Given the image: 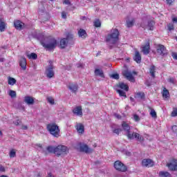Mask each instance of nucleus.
I'll return each instance as SVG.
<instances>
[{
	"label": "nucleus",
	"mask_w": 177,
	"mask_h": 177,
	"mask_svg": "<svg viewBox=\"0 0 177 177\" xmlns=\"http://www.w3.org/2000/svg\"><path fill=\"white\" fill-rule=\"evenodd\" d=\"M119 35L120 32L118 31V29H113L111 33L106 37V41L108 42L110 49L113 48V45L117 44Z\"/></svg>",
	"instance_id": "nucleus-1"
},
{
	"label": "nucleus",
	"mask_w": 177,
	"mask_h": 177,
	"mask_svg": "<svg viewBox=\"0 0 177 177\" xmlns=\"http://www.w3.org/2000/svg\"><path fill=\"white\" fill-rule=\"evenodd\" d=\"M41 44L44 48L50 50L56 48V45H57V41H56V39L53 37H46L44 39V40L41 41Z\"/></svg>",
	"instance_id": "nucleus-2"
},
{
	"label": "nucleus",
	"mask_w": 177,
	"mask_h": 177,
	"mask_svg": "<svg viewBox=\"0 0 177 177\" xmlns=\"http://www.w3.org/2000/svg\"><path fill=\"white\" fill-rule=\"evenodd\" d=\"M47 130L50 132V135H53L55 138H59L60 136V129L56 123L47 124Z\"/></svg>",
	"instance_id": "nucleus-3"
},
{
	"label": "nucleus",
	"mask_w": 177,
	"mask_h": 177,
	"mask_svg": "<svg viewBox=\"0 0 177 177\" xmlns=\"http://www.w3.org/2000/svg\"><path fill=\"white\" fill-rule=\"evenodd\" d=\"M127 136L128 139H130V140H133V139H136V140H138V142H143V140H145V138H143V136L135 132L132 133L130 131L129 133H128Z\"/></svg>",
	"instance_id": "nucleus-4"
},
{
	"label": "nucleus",
	"mask_w": 177,
	"mask_h": 177,
	"mask_svg": "<svg viewBox=\"0 0 177 177\" xmlns=\"http://www.w3.org/2000/svg\"><path fill=\"white\" fill-rule=\"evenodd\" d=\"M50 65L46 68V75L47 78H53L55 77V71H53V65L52 61L49 62Z\"/></svg>",
	"instance_id": "nucleus-5"
},
{
	"label": "nucleus",
	"mask_w": 177,
	"mask_h": 177,
	"mask_svg": "<svg viewBox=\"0 0 177 177\" xmlns=\"http://www.w3.org/2000/svg\"><path fill=\"white\" fill-rule=\"evenodd\" d=\"M114 167L117 171H120V172H125L127 171V166L120 162V160L115 162Z\"/></svg>",
	"instance_id": "nucleus-6"
},
{
	"label": "nucleus",
	"mask_w": 177,
	"mask_h": 177,
	"mask_svg": "<svg viewBox=\"0 0 177 177\" xmlns=\"http://www.w3.org/2000/svg\"><path fill=\"white\" fill-rule=\"evenodd\" d=\"M80 150L82 153H86V154H89L91 153H93V149L92 148H89L86 144L80 143Z\"/></svg>",
	"instance_id": "nucleus-7"
},
{
	"label": "nucleus",
	"mask_w": 177,
	"mask_h": 177,
	"mask_svg": "<svg viewBox=\"0 0 177 177\" xmlns=\"http://www.w3.org/2000/svg\"><path fill=\"white\" fill-rule=\"evenodd\" d=\"M70 39H73V35H68L66 37V38H64L60 40L59 45L62 49H64V48L67 46L68 44V41H70Z\"/></svg>",
	"instance_id": "nucleus-8"
},
{
	"label": "nucleus",
	"mask_w": 177,
	"mask_h": 177,
	"mask_svg": "<svg viewBox=\"0 0 177 177\" xmlns=\"http://www.w3.org/2000/svg\"><path fill=\"white\" fill-rule=\"evenodd\" d=\"M67 151V147L64 145H58L55 147V154L57 156H62L63 153H66Z\"/></svg>",
	"instance_id": "nucleus-9"
},
{
	"label": "nucleus",
	"mask_w": 177,
	"mask_h": 177,
	"mask_svg": "<svg viewBox=\"0 0 177 177\" xmlns=\"http://www.w3.org/2000/svg\"><path fill=\"white\" fill-rule=\"evenodd\" d=\"M142 166L145 167L146 168H151V167H154V161L151 159H143L142 160Z\"/></svg>",
	"instance_id": "nucleus-10"
},
{
	"label": "nucleus",
	"mask_w": 177,
	"mask_h": 177,
	"mask_svg": "<svg viewBox=\"0 0 177 177\" xmlns=\"http://www.w3.org/2000/svg\"><path fill=\"white\" fill-rule=\"evenodd\" d=\"M156 50H157V53H158V55H160V56H165V55H167V49L165 48L164 45H161V44L158 45Z\"/></svg>",
	"instance_id": "nucleus-11"
},
{
	"label": "nucleus",
	"mask_w": 177,
	"mask_h": 177,
	"mask_svg": "<svg viewBox=\"0 0 177 177\" xmlns=\"http://www.w3.org/2000/svg\"><path fill=\"white\" fill-rule=\"evenodd\" d=\"M124 77H125L127 78V80H128L129 81H131V82H135V78H133V75H132V73H131V71L127 70L124 71L122 73Z\"/></svg>",
	"instance_id": "nucleus-12"
},
{
	"label": "nucleus",
	"mask_w": 177,
	"mask_h": 177,
	"mask_svg": "<svg viewBox=\"0 0 177 177\" xmlns=\"http://www.w3.org/2000/svg\"><path fill=\"white\" fill-rule=\"evenodd\" d=\"M170 171H177V160L176 159L173 160V162L168 163L167 165Z\"/></svg>",
	"instance_id": "nucleus-13"
},
{
	"label": "nucleus",
	"mask_w": 177,
	"mask_h": 177,
	"mask_svg": "<svg viewBox=\"0 0 177 177\" xmlns=\"http://www.w3.org/2000/svg\"><path fill=\"white\" fill-rule=\"evenodd\" d=\"M134 62H137L138 64L142 63V55H140V53L139 51L136 50L133 56Z\"/></svg>",
	"instance_id": "nucleus-14"
},
{
	"label": "nucleus",
	"mask_w": 177,
	"mask_h": 177,
	"mask_svg": "<svg viewBox=\"0 0 177 177\" xmlns=\"http://www.w3.org/2000/svg\"><path fill=\"white\" fill-rule=\"evenodd\" d=\"M24 102L28 106H31L35 103L34 98L31 96H26L24 97Z\"/></svg>",
	"instance_id": "nucleus-15"
},
{
	"label": "nucleus",
	"mask_w": 177,
	"mask_h": 177,
	"mask_svg": "<svg viewBox=\"0 0 177 177\" xmlns=\"http://www.w3.org/2000/svg\"><path fill=\"white\" fill-rule=\"evenodd\" d=\"M19 66L23 70H26V68H27V59H26L25 57H21L19 60Z\"/></svg>",
	"instance_id": "nucleus-16"
},
{
	"label": "nucleus",
	"mask_w": 177,
	"mask_h": 177,
	"mask_svg": "<svg viewBox=\"0 0 177 177\" xmlns=\"http://www.w3.org/2000/svg\"><path fill=\"white\" fill-rule=\"evenodd\" d=\"M68 89L71 91L73 93H75L78 91V84L71 83L68 86Z\"/></svg>",
	"instance_id": "nucleus-17"
},
{
	"label": "nucleus",
	"mask_w": 177,
	"mask_h": 177,
	"mask_svg": "<svg viewBox=\"0 0 177 177\" xmlns=\"http://www.w3.org/2000/svg\"><path fill=\"white\" fill-rule=\"evenodd\" d=\"M122 127L123 128V130L125 131L126 136H127L128 135V133H130V132H131V127H129V124H128L125 122H122Z\"/></svg>",
	"instance_id": "nucleus-18"
},
{
	"label": "nucleus",
	"mask_w": 177,
	"mask_h": 177,
	"mask_svg": "<svg viewBox=\"0 0 177 177\" xmlns=\"http://www.w3.org/2000/svg\"><path fill=\"white\" fill-rule=\"evenodd\" d=\"M117 86L120 89H122L123 91H125L126 92H128V91H129V87L128 86L127 84H125V83H124V82H120L117 85Z\"/></svg>",
	"instance_id": "nucleus-19"
},
{
	"label": "nucleus",
	"mask_w": 177,
	"mask_h": 177,
	"mask_svg": "<svg viewBox=\"0 0 177 177\" xmlns=\"http://www.w3.org/2000/svg\"><path fill=\"white\" fill-rule=\"evenodd\" d=\"M142 52L144 55H149L150 53V43H147L146 45L142 47Z\"/></svg>",
	"instance_id": "nucleus-20"
},
{
	"label": "nucleus",
	"mask_w": 177,
	"mask_h": 177,
	"mask_svg": "<svg viewBox=\"0 0 177 177\" xmlns=\"http://www.w3.org/2000/svg\"><path fill=\"white\" fill-rule=\"evenodd\" d=\"M73 114L75 115H82V106H76L73 110Z\"/></svg>",
	"instance_id": "nucleus-21"
},
{
	"label": "nucleus",
	"mask_w": 177,
	"mask_h": 177,
	"mask_svg": "<svg viewBox=\"0 0 177 177\" xmlns=\"http://www.w3.org/2000/svg\"><path fill=\"white\" fill-rule=\"evenodd\" d=\"M15 27L17 28V30H23V27L24 26V24L19 20L16 21L15 22Z\"/></svg>",
	"instance_id": "nucleus-22"
},
{
	"label": "nucleus",
	"mask_w": 177,
	"mask_h": 177,
	"mask_svg": "<svg viewBox=\"0 0 177 177\" xmlns=\"http://www.w3.org/2000/svg\"><path fill=\"white\" fill-rule=\"evenodd\" d=\"M94 74L96 75V77H101V78H104V73L102 69L96 68L94 71Z\"/></svg>",
	"instance_id": "nucleus-23"
},
{
	"label": "nucleus",
	"mask_w": 177,
	"mask_h": 177,
	"mask_svg": "<svg viewBox=\"0 0 177 177\" xmlns=\"http://www.w3.org/2000/svg\"><path fill=\"white\" fill-rule=\"evenodd\" d=\"M78 35L81 38H86V31L84 29H80L78 31Z\"/></svg>",
	"instance_id": "nucleus-24"
},
{
	"label": "nucleus",
	"mask_w": 177,
	"mask_h": 177,
	"mask_svg": "<svg viewBox=\"0 0 177 177\" xmlns=\"http://www.w3.org/2000/svg\"><path fill=\"white\" fill-rule=\"evenodd\" d=\"M149 73L151 74V76L153 77V78L156 77V66H152L149 68Z\"/></svg>",
	"instance_id": "nucleus-25"
},
{
	"label": "nucleus",
	"mask_w": 177,
	"mask_h": 177,
	"mask_svg": "<svg viewBox=\"0 0 177 177\" xmlns=\"http://www.w3.org/2000/svg\"><path fill=\"white\" fill-rule=\"evenodd\" d=\"M154 24L155 23L153 22V21H148V25H147L148 30H149L150 31H153V30H154Z\"/></svg>",
	"instance_id": "nucleus-26"
},
{
	"label": "nucleus",
	"mask_w": 177,
	"mask_h": 177,
	"mask_svg": "<svg viewBox=\"0 0 177 177\" xmlns=\"http://www.w3.org/2000/svg\"><path fill=\"white\" fill-rule=\"evenodd\" d=\"M160 177H171V174L168 171H160L159 172Z\"/></svg>",
	"instance_id": "nucleus-27"
},
{
	"label": "nucleus",
	"mask_w": 177,
	"mask_h": 177,
	"mask_svg": "<svg viewBox=\"0 0 177 177\" xmlns=\"http://www.w3.org/2000/svg\"><path fill=\"white\" fill-rule=\"evenodd\" d=\"M76 129L79 133H84V125L82 124H78Z\"/></svg>",
	"instance_id": "nucleus-28"
},
{
	"label": "nucleus",
	"mask_w": 177,
	"mask_h": 177,
	"mask_svg": "<svg viewBox=\"0 0 177 177\" xmlns=\"http://www.w3.org/2000/svg\"><path fill=\"white\" fill-rule=\"evenodd\" d=\"M48 153H55L56 154V147L49 146L47 147Z\"/></svg>",
	"instance_id": "nucleus-29"
},
{
	"label": "nucleus",
	"mask_w": 177,
	"mask_h": 177,
	"mask_svg": "<svg viewBox=\"0 0 177 177\" xmlns=\"http://www.w3.org/2000/svg\"><path fill=\"white\" fill-rule=\"evenodd\" d=\"M6 26L5 22L2 19H0V31L1 32L5 31Z\"/></svg>",
	"instance_id": "nucleus-30"
},
{
	"label": "nucleus",
	"mask_w": 177,
	"mask_h": 177,
	"mask_svg": "<svg viewBox=\"0 0 177 177\" xmlns=\"http://www.w3.org/2000/svg\"><path fill=\"white\" fill-rule=\"evenodd\" d=\"M28 59H32L33 60H37L38 55L35 53H31L30 54L28 55Z\"/></svg>",
	"instance_id": "nucleus-31"
},
{
	"label": "nucleus",
	"mask_w": 177,
	"mask_h": 177,
	"mask_svg": "<svg viewBox=\"0 0 177 177\" xmlns=\"http://www.w3.org/2000/svg\"><path fill=\"white\" fill-rule=\"evenodd\" d=\"M17 80L16 79L13 78V77H8V85H15V84H16Z\"/></svg>",
	"instance_id": "nucleus-32"
},
{
	"label": "nucleus",
	"mask_w": 177,
	"mask_h": 177,
	"mask_svg": "<svg viewBox=\"0 0 177 177\" xmlns=\"http://www.w3.org/2000/svg\"><path fill=\"white\" fill-rule=\"evenodd\" d=\"M116 92L119 93L120 96H124V97H127V93H125V91L121 89L116 88Z\"/></svg>",
	"instance_id": "nucleus-33"
},
{
	"label": "nucleus",
	"mask_w": 177,
	"mask_h": 177,
	"mask_svg": "<svg viewBox=\"0 0 177 177\" xmlns=\"http://www.w3.org/2000/svg\"><path fill=\"white\" fill-rule=\"evenodd\" d=\"M162 96L163 97H165V99L169 96V91H168V90L165 88L163 89Z\"/></svg>",
	"instance_id": "nucleus-34"
},
{
	"label": "nucleus",
	"mask_w": 177,
	"mask_h": 177,
	"mask_svg": "<svg viewBox=\"0 0 177 177\" xmlns=\"http://www.w3.org/2000/svg\"><path fill=\"white\" fill-rule=\"evenodd\" d=\"M149 109H151L150 115H151V117H153V118H157V113L156 112V111L151 107H149Z\"/></svg>",
	"instance_id": "nucleus-35"
},
{
	"label": "nucleus",
	"mask_w": 177,
	"mask_h": 177,
	"mask_svg": "<svg viewBox=\"0 0 177 177\" xmlns=\"http://www.w3.org/2000/svg\"><path fill=\"white\" fill-rule=\"evenodd\" d=\"M110 77L113 80H120V75L118 73H113L110 75Z\"/></svg>",
	"instance_id": "nucleus-36"
},
{
	"label": "nucleus",
	"mask_w": 177,
	"mask_h": 177,
	"mask_svg": "<svg viewBox=\"0 0 177 177\" xmlns=\"http://www.w3.org/2000/svg\"><path fill=\"white\" fill-rule=\"evenodd\" d=\"M133 23H135V21L133 19L129 20L127 21V27L129 28L133 26Z\"/></svg>",
	"instance_id": "nucleus-37"
},
{
	"label": "nucleus",
	"mask_w": 177,
	"mask_h": 177,
	"mask_svg": "<svg viewBox=\"0 0 177 177\" xmlns=\"http://www.w3.org/2000/svg\"><path fill=\"white\" fill-rule=\"evenodd\" d=\"M47 102L50 103V104H55V100L52 97H47Z\"/></svg>",
	"instance_id": "nucleus-38"
},
{
	"label": "nucleus",
	"mask_w": 177,
	"mask_h": 177,
	"mask_svg": "<svg viewBox=\"0 0 177 177\" xmlns=\"http://www.w3.org/2000/svg\"><path fill=\"white\" fill-rule=\"evenodd\" d=\"M9 95L10 96V97H16V91L13 90H10Z\"/></svg>",
	"instance_id": "nucleus-39"
},
{
	"label": "nucleus",
	"mask_w": 177,
	"mask_h": 177,
	"mask_svg": "<svg viewBox=\"0 0 177 177\" xmlns=\"http://www.w3.org/2000/svg\"><path fill=\"white\" fill-rule=\"evenodd\" d=\"M95 27H100L102 26V23L99 19H97L94 21Z\"/></svg>",
	"instance_id": "nucleus-40"
},
{
	"label": "nucleus",
	"mask_w": 177,
	"mask_h": 177,
	"mask_svg": "<svg viewBox=\"0 0 177 177\" xmlns=\"http://www.w3.org/2000/svg\"><path fill=\"white\" fill-rule=\"evenodd\" d=\"M10 158H14V157H16V151L15 149H12L10 151Z\"/></svg>",
	"instance_id": "nucleus-41"
},
{
	"label": "nucleus",
	"mask_w": 177,
	"mask_h": 177,
	"mask_svg": "<svg viewBox=\"0 0 177 177\" xmlns=\"http://www.w3.org/2000/svg\"><path fill=\"white\" fill-rule=\"evenodd\" d=\"M137 97H139V99H145V93H137Z\"/></svg>",
	"instance_id": "nucleus-42"
},
{
	"label": "nucleus",
	"mask_w": 177,
	"mask_h": 177,
	"mask_svg": "<svg viewBox=\"0 0 177 177\" xmlns=\"http://www.w3.org/2000/svg\"><path fill=\"white\" fill-rule=\"evenodd\" d=\"M133 120L134 121H136V122H139V121H140V118H139V115L134 114L133 115Z\"/></svg>",
	"instance_id": "nucleus-43"
},
{
	"label": "nucleus",
	"mask_w": 177,
	"mask_h": 177,
	"mask_svg": "<svg viewBox=\"0 0 177 177\" xmlns=\"http://www.w3.org/2000/svg\"><path fill=\"white\" fill-rule=\"evenodd\" d=\"M122 130L121 129H115L113 130V133H115L116 135H120V132H121Z\"/></svg>",
	"instance_id": "nucleus-44"
},
{
	"label": "nucleus",
	"mask_w": 177,
	"mask_h": 177,
	"mask_svg": "<svg viewBox=\"0 0 177 177\" xmlns=\"http://www.w3.org/2000/svg\"><path fill=\"white\" fill-rule=\"evenodd\" d=\"M167 28H168L169 31L174 30V24H169L167 25Z\"/></svg>",
	"instance_id": "nucleus-45"
},
{
	"label": "nucleus",
	"mask_w": 177,
	"mask_h": 177,
	"mask_svg": "<svg viewBox=\"0 0 177 177\" xmlns=\"http://www.w3.org/2000/svg\"><path fill=\"white\" fill-rule=\"evenodd\" d=\"M62 19H67V14L66 13V12L63 11L62 12Z\"/></svg>",
	"instance_id": "nucleus-46"
},
{
	"label": "nucleus",
	"mask_w": 177,
	"mask_h": 177,
	"mask_svg": "<svg viewBox=\"0 0 177 177\" xmlns=\"http://www.w3.org/2000/svg\"><path fill=\"white\" fill-rule=\"evenodd\" d=\"M177 116V109L174 110L171 113V117H176Z\"/></svg>",
	"instance_id": "nucleus-47"
},
{
	"label": "nucleus",
	"mask_w": 177,
	"mask_h": 177,
	"mask_svg": "<svg viewBox=\"0 0 177 177\" xmlns=\"http://www.w3.org/2000/svg\"><path fill=\"white\" fill-rule=\"evenodd\" d=\"M77 68H82L84 67V65L82 63H79L76 64Z\"/></svg>",
	"instance_id": "nucleus-48"
},
{
	"label": "nucleus",
	"mask_w": 177,
	"mask_h": 177,
	"mask_svg": "<svg viewBox=\"0 0 177 177\" xmlns=\"http://www.w3.org/2000/svg\"><path fill=\"white\" fill-rule=\"evenodd\" d=\"M167 1V3H168V5H172V3H174L175 1V0H166Z\"/></svg>",
	"instance_id": "nucleus-49"
},
{
	"label": "nucleus",
	"mask_w": 177,
	"mask_h": 177,
	"mask_svg": "<svg viewBox=\"0 0 177 177\" xmlns=\"http://www.w3.org/2000/svg\"><path fill=\"white\" fill-rule=\"evenodd\" d=\"M63 3H64L65 5H70V3H71L70 2V0H64Z\"/></svg>",
	"instance_id": "nucleus-50"
},
{
	"label": "nucleus",
	"mask_w": 177,
	"mask_h": 177,
	"mask_svg": "<svg viewBox=\"0 0 177 177\" xmlns=\"http://www.w3.org/2000/svg\"><path fill=\"white\" fill-rule=\"evenodd\" d=\"M168 82H170L171 84H174L175 80H174V78H169L168 79Z\"/></svg>",
	"instance_id": "nucleus-51"
},
{
	"label": "nucleus",
	"mask_w": 177,
	"mask_h": 177,
	"mask_svg": "<svg viewBox=\"0 0 177 177\" xmlns=\"http://www.w3.org/2000/svg\"><path fill=\"white\" fill-rule=\"evenodd\" d=\"M172 56H173V59H175V60H177V53H174Z\"/></svg>",
	"instance_id": "nucleus-52"
},
{
	"label": "nucleus",
	"mask_w": 177,
	"mask_h": 177,
	"mask_svg": "<svg viewBox=\"0 0 177 177\" xmlns=\"http://www.w3.org/2000/svg\"><path fill=\"white\" fill-rule=\"evenodd\" d=\"M126 156H127L128 157H131V156H132V153L130 151H126L125 152Z\"/></svg>",
	"instance_id": "nucleus-53"
},
{
	"label": "nucleus",
	"mask_w": 177,
	"mask_h": 177,
	"mask_svg": "<svg viewBox=\"0 0 177 177\" xmlns=\"http://www.w3.org/2000/svg\"><path fill=\"white\" fill-rule=\"evenodd\" d=\"M71 67H73L72 64H69L66 66V70H71Z\"/></svg>",
	"instance_id": "nucleus-54"
},
{
	"label": "nucleus",
	"mask_w": 177,
	"mask_h": 177,
	"mask_svg": "<svg viewBox=\"0 0 177 177\" xmlns=\"http://www.w3.org/2000/svg\"><path fill=\"white\" fill-rule=\"evenodd\" d=\"M0 172H5V167L3 166L0 167Z\"/></svg>",
	"instance_id": "nucleus-55"
},
{
	"label": "nucleus",
	"mask_w": 177,
	"mask_h": 177,
	"mask_svg": "<svg viewBox=\"0 0 177 177\" xmlns=\"http://www.w3.org/2000/svg\"><path fill=\"white\" fill-rule=\"evenodd\" d=\"M115 117L116 118H118V120H121V116L120 115H118V114H115Z\"/></svg>",
	"instance_id": "nucleus-56"
},
{
	"label": "nucleus",
	"mask_w": 177,
	"mask_h": 177,
	"mask_svg": "<svg viewBox=\"0 0 177 177\" xmlns=\"http://www.w3.org/2000/svg\"><path fill=\"white\" fill-rule=\"evenodd\" d=\"M19 123H20V120H17L16 121L14 122V124L15 125H19Z\"/></svg>",
	"instance_id": "nucleus-57"
},
{
	"label": "nucleus",
	"mask_w": 177,
	"mask_h": 177,
	"mask_svg": "<svg viewBox=\"0 0 177 177\" xmlns=\"http://www.w3.org/2000/svg\"><path fill=\"white\" fill-rule=\"evenodd\" d=\"M171 129H172V131H173L174 132H175V131H176V129H177V127H176V126H173V127H171Z\"/></svg>",
	"instance_id": "nucleus-58"
},
{
	"label": "nucleus",
	"mask_w": 177,
	"mask_h": 177,
	"mask_svg": "<svg viewBox=\"0 0 177 177\" xmlns=\"http://www.w3.org/2000/svg\"><path fill=\"white\" fill-rule=\"evenodd\" d=\"M21 129H24L26 131V130L28 129V127L27 126H22Z\"/></svg>",
	"instance_id": "nucleus-59"
},
{
	"label": "nucleus",
	"mask_w": 177,
	"mask_h": 177,
	"mask_svg": "<svg viewBox=\"0 0 177 177\" xmlns=\"http://www.w3.org/2000/svg\"><path fill=\"white\" fill-rule=\"evenodd\" d=\"M172 21H174V23H177V18L176 17L173 18Z\"/></svg>",
	"instance_id": "nucleus-60"
},
{
	"label": "nucleus",
	"mask_w": 177,
	"mask_h": 177,
	"mask_svg": "<svg viewBox=\"0 0 177 177\" xmlns=\"http://www.w3.org/2000/svg\"><path fill=\"white\" fill-rule=\"evenodd\" d=\"M146 85H147V86H150V82H146Z\"/></svg>",
	"instance_id": "nucleus-61"
},
{
	"label": "nucleus",
	"mask_w": 177,
	"mask_h": 177,
	"mask_svg": "<svg viewBox=\"0 0 177 177\" xmlns=\"http://www.w3.org/2000/svg\"><path fill=\"white\" fill-rule=\"evenodd\" d=\"M3 60H5V59H3V58H0V62H1V63H3Z\"/></svg>",
	"instance_id": "nucleus-62"
},
{
	"label": "nucleus",
	"mask_w": 177,
	"mask_h": 177,
	"mask_svg": "<svg viewBox=\"0 0 177 177\" xmlns=\"http://www.w3.org/2000/svg\"><path fill=\"white\" fill-rule=\"evenodd\" d=\"M48 177H55V176H53L51 173H49L48 174Z\"/></svg>",
	"instance_id": "nucleus-63"
},
{
	"label": "nucleus",
	"mask_w": 177,
	"mask_h": 177,
	"mask_svg": "<svg viewBox=\"0 0 177 177\" xmlns=\"http://www.w3.org/2000/svg\"><path fill=\"white\" fill-rule=\"evenodd\" d=\"M37 146H39V147H40V149H42V145H41V144L37 145Z\"/></svg>",
	"instance_id": "nucleus-64"
}]
</instances>
